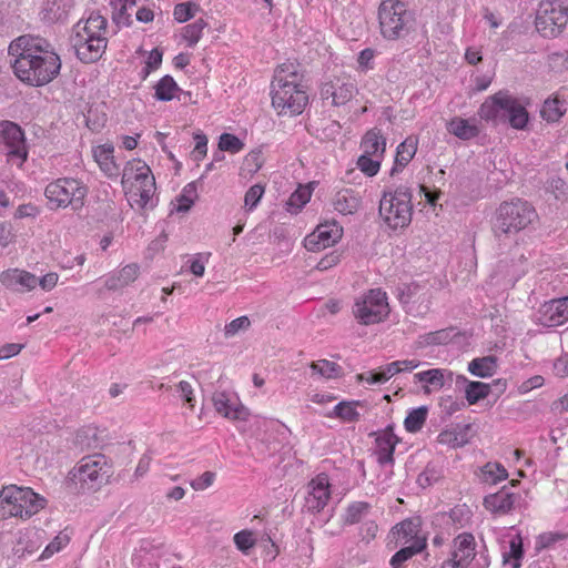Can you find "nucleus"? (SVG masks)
<instances>
[{"instance_id": "obj_1", "label": "nucleus", "mask_w": 568, "mask_h": 568, "mask_svg": "<svg viewBox=\"0 0 568 568\" xmlns=\"http://www.w3.org/2000/svg\"><path fill=\"white\" fill-rule=\"evenodd\" d=\"M9 54L14 57L12 68L22 82L32 87L50 83L60 72V57L43 38L24 34L9 45Z\"/></svg>"}, {"instance_id": "obj_2", "label": "nucleus", "mask_w": 568, "mask_h": 568, "mask_svg": "<svg viewBox=\"0 0 568 568\" xmlns=\"http://www.w3.org/2000/svg\"><path fill=\"white\" fill-rule=\"evenodd\" d=\"M297 71L293 64H282L272 82V104L278 113L301 114L308 102L305 88L297 83Z\"/></svg>"}, {"instance_id": "obj_3", "label": "nucleus", "mask_w": 568, "mask_h": 568, "mask_svg": "<svg viewBox=\"0 0 568 568\" xmlns=\"http://www.w3.org/2000/svg\"><path fill=\"white\" fill-rule=\"evenodd\" d=\"M480 116L486 120H500L515 130H525L529 114L526 106L508 91H498L480 106Z\"/></svg>"}, {"instance_id": "obj_4", "label": "nucleus", "mask_w": 568, "mask_h": 568, "mask_svg": "<svg viewBox=\"0 0 568 568\" xmlns=\"http://www.w3.org/2000/svg\"><path fill=\"white\" fill-rule=\"evenodd\" d=\"M134 180L135 184L128 193V201L132 207L153 209L156 203L153 201L155 193V179L151 169L141 160L126 162L123 170L122 184Z\"/></svg>"}, {"instance_id": "obj_5", "label": "nucleus", "mask_w": 568, "mask_h": 568, "mask_svg": "<svg viewBox=\"0 0 568 568\" xmlns=\"http://www.w3.org/2000/svg\"><path fill=\"white\" fill-rule=\"evenodd\" d=\"M382 36L387 40L405 38L414 28V13L399 0H384L378 8Z\"/></svg>"}, {"instance_id": "obj_6", "label": "nucleus", "mask_w": 568, "mask_h": 568, "mask_svg": "<svg viewBox=\"0 0 568 568\" xmlns=\"http://www.w3.org/2000/svg\"><path fill=\"white\" fill-rule=\"evenodd\" d=\"M538 219L535 207L523 199L500 203L496 210L494 227L496 232L516 234L527 229Z\"/></svg>"}, {"instance_id": "obj_7", "label": "nucleus", "mask_w": 568, "mask_h": 568, "mask_svg": "<svg viewBox=\"0 0 568 568\" xmlns=\"http://www.w3.org/2000/svg\"><path fill=\"white\" fill-rule=\"evenodd\" d=\"M378 211L389 227L395 230L407 226L412 221L413 213L409 187L400 185L394 192H384Z\"/></svg>"}, {"instance_id": "obj_8", "label": "nucleus", "mask_w": 568, "mask_h": 568, "mask_svg": "<svg viewBox=\"0 0 568 568\" xmlns=\"http://www.w3.org/2000/svg\"><path fill=\"white\" fill-rule=\"evenodd\" d=\"M88 190L79 180L58 179L47 185L44 195L51 210L71 205L74 210L83 206Z\"/></svg>"}, {"instance_id": "obj_9", "label": "nucleus", "mask_w": 568, "mask_h": 568, "mask_svg": "<svg viewBox=\"0 0 568 568\" xmlns=\"http://www.w3.org/2000/svg\"><path fill=\"white\" fill-rule=\"evenodd\" d=\"M568 22V4L559 0L540 1L536 12V29L545 38H555Z\"/></svg>"}, {"instance_id": "obj_10", "label": "nucleus", "mask_w": 568, "mask_h": 568, "mask_svg": "<svg viewBox=\"0 0 568 568\" xmlns=\"http://www.w3.org/2000/svg\"><path fill=\"white\" fill-rule=\"evenodd\" d=\"M353 314L362 325L383 322L389 314L386 293L381 288L369 290L355 301Z\"/></svg>"}, {"instance_id": "obj_11", "label": "nucleus", "mask_w": 568, "mask_h": 568, "mask_svg": "<svg viewBox=\"0 0 568 568\" xmlns=\"http://www.w3.org/2000/svg\"><path fill=\"white\" fill-rule=\"evenodd\" d=\"M71 474L75 483L88 484L89 489H95L109 481L111 467L104 455L94 454L83 457Z\"/></svg>"}, {"instance_id": "obj_12", "label": "nucleus", "mask_w": 568, "mask_h": 568, "mask_svg": "<svg viewBox=\"0 0 568 568\" xmlns=\"http://www.w3.org/2000/svg\"><path fill=\"white\" fill-rule=\"evenodd\" d=\"M0 150L8 161L21 166L28 158L24 132L20 125L12 121L0 122Z\"/></svg>"}, {"instance_id": "obj_13", "label": "nucleus", "mask_w": 568, "mask_h": 568, "mask_svg": "<svg viewBox=\"0 0 568 568\" xmlns=\"http://www.w3.org/2000/svg\"><path fill=\"white\" fill-rule=\"evenodd\" d=\"M6 494L8 497L4 499L12 503L10 506L12 513L17 511L14 517L30 518L45 506V499L29 487L11 485L7 487Z\"/></svg>"}, {"instance_id": "obj_14", "label": "nucleus", "mask_w": 568, "mask_h": 568, "mask_svg": "<svg viewBox=\"0 0 568 568\" xmlns=\"http://www.w3.org/2000/svg\"><path fill=\"white\" fill-rule=\"evenodd\" d=\"M71 43L75 54L83 63L97 62L105 52L108 45L106 37L83 38V36H71Z\"/></svg>"}, {"instance_id": "obj_15", "label": "nucleus", "mask_w": 568, "mask_h": 568, "mask_svg": "<svg viewBox=\"0 0 568 568\" xmlns=\"http://www.w3.org/2000/svg\"><path fill=\"white\" fill-rule=\"evenodd\" d=\"M343 235V227L337 222L320 224L316 231L305 239V247L308 251H321L334 245Z\"/></svg>"}, {"instance_id": "obj_16", "label": "nucleus", "mask_w": 568, "mask_h": 568, "mask_svg": "<svg viewBox=\"0 0 568 568\" xmlns=\"http://www.w3.org/2000/svg\"><path fill=\"white\" fill-rule=\"evenodd\" d=\"M331 497L328 477L320 474L308 484V494L305 498L307 511L316 514L324 509Z\"/></svg>"}, {"instance_id": "obj_17", "label": "nucleus", "mask_w": 568, "mask_h": 568, "mask_svg": "<svg viewBox=\"0 0 568 568\" xmlns=\"http://www.w3.org/2000/svg\"><path fill=\"white\" fill-rule=\"evenodd\" d=\"M520 499L519 494L513 493L509 487L504 486L497 493L486 496L484 506L491 514L503 516L511 513Z\"/></svg>"}, {"instance_id": "obj_18", "label": "nucleus", "mask_w": 568, "mask_h": 568, "mask_svg": "<svg viewBox=\"0 0 568 568\" xmlns=\"http://www.w3.org/2000/svg\"><path fill=\"white\" fill-rule=\"evenodd\" d=\"M489 564L484 540L477 542L471 534L464 532V568H487Z\"/></svg>"}, {"instance_id": "obj_19", "label": "nucleus", "mask_w": 568, "mask_h": 568, "mask_svg": "<svg viewBox=\"0 0 568 568\" xmlns=\"http://www.w3.org/2000/svg\"><path fill=\"white\" fill-rule=\"evenodd\" d=\"M539 321L548 327L562 325L568 321V297L545 303L539 311Z\"/></svg>"}, {"instance_id": "obj_20", "label": "nucleus", "mask_w": 568, "mask_h": 568, "mask_svg": "<svg viewBox=\"0 0 568 568\" xmlns=\"http://www.w3.org/2000/svg\"><path fill=\"white\" fill-rule=\"evenodd\" d=\"M0 282L18 292L31 291L38 285V277L27 271L13 268L0 274Z\"/></svg>"}, {"instance_id": "obj_21", "label": "nucleus", "mask_w": 568, "mask_h": 568, "mask_svg": "<svg viewBox=\"0 0 568 568\" xmlns=\"http://www.w3.org/2000/svg\"><path fill=\"white\" fill-rule=\"evenodd\" d=\"M377 460L381 465L394 463V452L399 438L394 433V425H388L376 436Z\"/></svg>"}, {"instance_id": "obj_22", "label": "nucleus", "mask_w": 568, "mask_h": 568, "mask_svg": "<svg viewBox=\"0 0 568 568\" xmlns=\"http://www.w3.org/2000/svg\"><path fill=\"white\" fill-rule=\"evenodd\" d=\"M108 20L99 12H91L88 19L83 22L80 20L73 27L72 36H83V38L106 37Z\"/></svg>"}, {"instance_id": "obj_23", "label": "nucleus", "mask_w": 568, "mask_h": 568, "mask_svg": "<svg viewBox=\"0 0 568 568\" xmlns=\"http://www.w3.org/2000/svg\"><path fill=\"white\" fill-rule=\"evenodd\" d=\"M102 433L95 426H84L77 432L73 444L81 452L101 448L105 439Z\"/></svg>"}, {"instance_id": "obj_24", "label": "nucleus", "mask_w": 568, "mask_h": 568, "mask_svg": "<svg viewBox=\"0 0 568 568\" xmlns=\"http://www.w3.org/2000/svg\"><path fill=\"white\" fill-rule=\"evenodd\" d=\"M212 402L216 412L226 418L245 420L248 416L247 409L243 405L232 404L224 392L214 393Z\"/></svg>"}, {"instance_id": "obj_25", "label": "nucleus", "mask_w": 568, "mask_h": 568, "mask_svg": "<svg viewBox=\"0 0 568 568\" xmlns=\"http://www.w3.org/2000/svg\"><path fill=\"white\" fill-rule=\"evenodd\" d=\"M362 199L353 189H342L336 192L333 199L334 209L342 214H354L357 212Z\"/></svg>"}, {"instance_id": "obj_26", "label": "nucleus", "mask_w": 568, "mask_h": 568, "mask_svg": "<svg viewBox=\"0 0 568 568\" xmlns=\"http://www.w3.org/2000/svg\"><path fill=\"white\" fill-rule=\"evenodd\" d=\"M138 274L139 266L136 264H129L118 273L110 274L106 277L104 285L109 291H118L134 282Z\"/></svg>"}, {"instance_id": "obj_27", "label": "nucleus", "mask_w": 568, "mask_h": 568, "mask_svg": "<svg viewBox=\"0 0 568 568\" xmlns=\"http://www.w3.org/2000/svg\"><path fill=\"white\" fill-rule=\"evenodd\" d=\"M417 151V140L413 136L403 141L396 150L395 162L390 170V175L394 176L400 172L414 158Z\"/></svg>"}, {"instance_id": "obj_28", "label": "nucleus", "mask_w": 568, "mask_h": 568, "mask_svg": "<svg viewBox=\"0 0 568 568\" xmlns=\"http://www.w3.org/2000/svg\"><path fill=\"white\" fill-rule=\"evenodd\" d=\"M113 152L114 148L112 144L98 145L93 150L95 161L108 176H116L119 174V166L114 162Z\"/></svg>"}, {"instance_id": "obj_29", "label": "nucleus", "mask_w": 568, "mask_h": 568, "mask_svg": "<svg viewBox=\"0 0 568 568\" xmlns=\"http://www.w3.org/2000/svg\"><path fill=\"white\" fill-rule=\"evenodd\" d=\"M464 397L469 405L477 404L493 393V386L484 382L466 381L464 377Z\"/></svg>"}, {"instance_id": "obj_30", "label": "nucleus", "mask_w": 568, "mask_h": 568, "mask_svg": "<svg viewBox=\"0 0 568 568\" xmlns=\"http://www.w3.org/2000/svg\"><path fill=\"white\" fill-rule=\"evenodd\" d=\"M445 369L440 368L427 369L424 372L416 373L414 375V381L423 383L424 393L429 394V386H433L435 389H440L445 385Z\"/></svg>"}, {"instance_id": "obj_31", "label": "nucleus", "mask_w": 568, "mask_h": 568, "mask_svg": "<svg viewBox=\"0 0 568 568\" xmlns=\"http://www.w3.org/2000/svg\"><path fill=\"white\" fill-rule=\"evenodd\" d=\"M476 477L485 484H497L508 477L506 468L499 463H487L475 471Z\"/></svg>"}, {"instance_id": "obj_32", "label": "nucleus", "mask_w": 568, "mask_h": 568, "mask_svg": "<svg viewBox=\"0 0 568 568\" xmlns=\"http://www.w3.org/2000/svg\"><path fill=\"white\" fill-rule=\"evenodd\" d=\"M361 146L364 154L383 155L386 149V140L378 129H372L363 136Z\"/></svg>"}, {"instance_id": "obj_33", "label": "nucleus", "mask_w": 568, "mask_h": 568, "mask_svg": "<svg viewBox=\"0 0 568 568\" xmlns=\"http://www.w3.org/2000/svg\"><path fill=\"white\" fill-rule=\"evenodd\" d=\"M468 371L480 378L490 377L497 372V358L491 355L475 358L468 363Z\"/></svg>"}, {"instance_id": "obj_34", "label": "nucleus", "mask_w": 568, "mask_h": 568, "mask_svg": "<svg viewBox=\"0 0 568 568\" xmlns=\"http://www.w3.org/2000/svg\"><path fill=\"white\" fill-rule=\"evenodd\" d=\"M523 557V538L520 534H516L509 540V549L503 552V562L511 568H520Z\"/></svg>"}, {"instance_id": "obj_35", "label": "nucleus", "mask_w": 568, "mask_h": 568, "mask_svg": "<svg viewBox=\"0 0 568 568\" xmlns=\"http://www.w3.org/2000/svg\"><path fill=\"white\" fill-rule=\"evenodd\" d=\"M426 538H416L410 546L404 547L393 555L390 565L393 568H402L400 565L403 562L422 552L426 548Z\"/></svg>"}, {"instance_id": "obj_36", "label": "nucleus", "mask_w": 568, "mask_h": 568, "mask_svg": "<svg viewBox=\"0 0 568 568\" xmlns=\"http://www.w3.org/2000/svg\"><path fill=\"white\" fill-rule=\"evenodd\" d=\"M457 335L458 332H455V328L453 327L439 329L419 336L417 345L418 347H425L429 345H444L449 343Z\"/></svg>"}, {"instance_id": "obj_37", "label": "nucleus", "mask_w": 568, "mask_h": 568, "mask_svg": "<svg viewBox=\"0 0 568 568\" xmlns=\"http://www.w3.org/2000/svg\"><path fill=\"white\" fill-rule=\"evenodd\" d=\"M154 97L159 101H171L174 98V93L181 91L175 80L166 74L162 77L154 87Z\"/></svg>"}, {"instance_id": "obj_38", "label": "nucleus", "mask_w": 568, "mask_h": 568, "mask_svg": "<svg viewBox=\"0 0 568 568\" xmlns=\"http://www.w3.org/2000/svg\"><path fill=\"white\" fill-rule=\"evenodd\" d=\"M428 415L427 406H419L408 412L404 420L405 429L408 433L419 432L426 423Z\"/></svg>"}, {"instance_id": "obj_39", "label": "nucleus", "mask_w": 568, "mask_h": 568, "mask_svg": "<svg viewBox=\"0 0 568 568\" xmlns=\"http://www.w3.org/2000/svg\"><path fill=\"white\" fill-rule=\"evenodd\" d=\"M312 184L305 185V186H298L297 190H295L291 196L288 197V201L286 202V210L293 214H296L300 212V210L310 201L312 195Z\"/></svg>"}, {"instance_id": "obj_40", "label": "nucleus", "mask_w": 568, "mask_h": 568, "mask_svg": "<svg viewBox=\"0 0 568 568\" xmlns=\"http://www.w3.org/2000/svg\"><path fill=\"white\" fill-rule=\"evenodd\" d=\"M566 112V103L559 99H548L544 102L540 114L547 122H557Z\"/></svg>"}, {"instance_id": "obj_41", "label": "nucleus", "mask_w": 568, "mask_h": 568, "mask_svg": "<svg viewBox=\"0 0 568 568\" xmlns=\"http://www.w3.org/2000/svg\"><path fill=\"white\" fill-rule=\"evenodd\" d=\"M364 403L359 400L353 402H341L334 407V415L344 422H357L359 419V413L356 410V406H363Z\"/></svg>"}, {"instance_id": "obj_42", "label": "nucleus", "mask_w": 568, "mask_h": 568, "mask_svg": "<svg viewBox=\"0 0 568 568\" xmlns=\"http://www.w3.org/2000/svg\"><path fill=\"white\" fill-rule=\"evenodd\" d=\"M356 91L357 90L355 83L351 81L344 82L341 81L339 79H336L334 105H344L345 103L353 99Z\"/></svg>"}, {"instance_id": "obj_43", "label": "nucleus", "mask_w": 568, "mask_h": 568, "mask_svg": "<svg viewBox=\"0 0 568 568\" xmlns=\"http://www.w3.org/2000/svg\"><path fill=\"white\" fill-rule=\"evenodd\" d=\"M371 509V505L366 501H354L352 503L345 511L344 515V524L345 525H355L362 520V518L367 515Z\"/></svg>"}, {"instance_id": "obj_44", "label": "nucleus", "mask_w": 568, "mask_h": 568, "mask_svg": "<svg viewBox=\"0 0 568 568\" xmlns=\"http://www.w3.org/2000/svg\"><path fill=\"white\" fill-rule=\"evenodd\" d=\"M311 369L325 378H337L341 375L342 367L331 361L320 359L310 364Z\"/></svg>"}, {"instance_id": "obj_45", "label": "nucleus", "mask_w": 568, "mask_h": 568, "mask_svg": "<svg viewBox=\"0 0 568 568\" xmlns=\"http://www.w3.org/2000/svg\"><path fill=\"white\" fill-rule=\"evenodd\" d=\"M207 26L206 21L202 18L195 20L193 23L183 28V38L189 47H194L201 39L202 31Z\"/></svg>"}, {"instance_id": "obj_46", "label": "nucleus", "mask_w": 568, "mask_h": 568, "mask_svg": "<svg viewBox=\"0 0 568 568\" xmlns=\"http://www.w3.org/2000/svg\"><path fill=\"white\" fill-rule=\"evenodd\" d=\"M197 197L196 183L191 182L184 186L182 193L178 197L179 205L176 210L179 212H187L194 204Z\"/></svg>"}, {"instance_id": "obj_47", "label": "nucleus", "mask_w": 568, "mask_h": 568, "mask_svg": "<svg viewBox=\"0 0 568 568\" xmlns=\"http://www.w3.org/2000/svg\"><path fill=\"white\" fill-rule=\"evenodd\" d=\"M244 143L234 134L223 133L219 140V149L226 151L232 154L239 153L243 150Z\"/></svg>"}, {"instance_id": "obj_48", "label": "nucleus", "mask_w": 568, "mask_h": 568, "mask_svg": "<svg viewBox=\"0 0 568 568\" xmlns=\"http://www.w3.org/2000/svg\"><path fill=\"white\" fill-rule=\"evenodd\" d=\"M199 10V6L193 2H182L174 7L173 16L179 22H186L192 19L195 12Z\"/></svg>"}, {"instance_id": "obj_49", "label": "nucleus", "mask_w": 568, "mask_h": 568, "mask_svg": "<svg viewBox=\"0 0 568 568\" xmlns=\"http://www.w3.org/2000/svg\"><path fill=\"white\" fill-rule=\"evenodd\" d=\"M420 521L418 518H408L403 520L402 523L397 524L395 528H397L398 534H402L405 538H419L418 531H419Z\"/></svg>"}, {"instance_id": "obj_50", "label": "nucleus", "mask_w": 568, "mask_h": 568, "mask_svg": "<svg viewBox=\"0 0 568 568\" xmlns=\"http://www.w3.org/2000/svg\"><path fill=\"white\" fill-rule=\"evenodd\" d=\"M547 189L551 192L557 200H568V184L565 180L559 176L551 178L548 181Z\"/></svg>"}, {"instance_id": "obj_51", "label": "nucleus", "mask_w": 568, "mask_h": 568, "mask_svg": "<svg viewBox=\"0 0 568 568\" xmlns=\"http://www.w3.org/2000/svg\"><path fill=\"white\" fill-rule=\"evenodd\" d=\"M233 540L236 548L244 554H247L248 550L255 546V539L253 538V532L251 530H241L236 532Z\"/></svg>"}, {"instance_id": "obj_52", "label": "nucleus", "mask_w": 568, "mask_h": 568, "mask_svg": "<svg viewBox=\"0 0 568 568\" xmlns=\"http://www.w3.org/2000/svg\"><path fill=\"white\" fill-rule=\"evenodd\" d=\"M372 156L373 155L363 153L357 160L358 169L367 176L376 175L381 168V162L378 160H373Z\"/></svg>"}, {"instance_id": "obj_53", "label": "nucleus", "mask_w": 568, "mask_h": 568, "mask_svg": "<svg viewBox=\"0 0 568 568\" xmlns=\"http://www.w3.org/2000/svg\"><path fill=\"white\" fill-rule=\"evenodd\" d=\"M263 154L261 149L252 150L244 159V168L248 173H256L263 165Z\"/></svg>"}, {"instance_id": "obj_54", "label": "nucleus", "mask_w": 568, "mask_h": 568, "mask_svg": "<svg viewBox=\"0 0 568 568\" xmlns=\"http://www.w3.org/2000/svg\"><path fill=\"white\" fill-rule=\"evenodd\" d=\"M457 428L445 429L438 435V443L447 448H458L462 445Z\"/></svg>"}, {"instance_id": "obj_55", "label": "nucleus", "mask_w": 568, "mask_h": 568, "mask_svg": "<svg viewBox=\"0 0 568 568\" xmlns=\"http://www.w3.org/2000/svg\"><path fill=\"white\" fill-rule=\"evenodd\" d=\"M494 78V72L491 70H487L481 74L471 73L470 81L475 83V87L470 89L471 92H480L486 90Z\"/></svg>"}, {"instance_id": "obj_56", "label": "nucleus", "mask_w": 568, "mask_h": 568, "mask_svg": "<svg viewBox=\"0 0 568 568\" xmlns=\"http://www.w3.org/2000/svg\"><path fill=\"white\" fill-rule=\"evenodd\" d=\"M250 325H251V322L247 316H240L225 325L224 335L227 338L232 337L240 331L247 329L250 327Z\"/></svg>"}, {"instance_id": "obj_57", "label": "nucleus", "mask_w": 568, "mask_h": 568, "mask_svg": "<svg viewBox=\"0 0 568 568\" xmlns=\"http://www.w3.org/2000/svg\"><path fill=\"white\" fill-rule=\"evenodd\" d=\"M111 6H114V11L112 14V20L116 26L129 27L132 23L131 16L128 13V8L125 4H116L113 0L110 1Z\"/></svg>"}, {"instance_id": "obj_58", "label": "nucleus", "mask_w": 568, "mask_h": 568, "mask_svg": "<svg viewBox=\"0 0 568 568\" xmlns=\"http://www.w3.org/2000/svg\"><path fill=\"white\" fill-rule=\"evenodd\" d=\"M264 194V186L261 184L252 185L245 193L244 203L250 210L254 209Z\"/></svg>"}, {"instance_id": "obj_59", "label": "nucleus", "mask_w": 568, "mask_h": 568, "mask_svg": "<svg viewBox=\"0 0 568 568\" xmlns=\"http://www.w3.org/2000/svg\"><path fill=\"white\" fill-rule=\"evenodd\" d=\"M215 477L214 471H204L201 476L191 481V487L196 491L204 490L213 485Z\"/></svg>"}, {"instance_id": "obj_60", "label": "nucleus", "mask_w": 568, "mask_h": 568, "mask_svg": "<svg viewBox=\"0 0 568 568\" xmlns=\"http://www.w3.org/2000/svg\"><path fill=\"white\" fill-rule=\"evenodd\" d=\"M439 406L442 408V412L446 416H452L456 412L460 409V404L458 402V398H454L452 395H444L440 397Z\"/></svg>"}, {"instance_id": "obj_61", "label": "nucleus", "mask_w": 568, "mask_h": 568, "mask_svg": "<svg viewBox=\"0 0 568 568\" xmlns=\"http://www.w3.org/2000/svg\"><path fill=\"white\" fill-rule=\"evenodd\" d=\"M69 542V537L67 535L57 536L43 550L41 557L48 558L52 556L54 552H58L62 547H64Z\"/></svg>"}, {"instance_id": "obj_62", "label": "nucleus", "mask_w": 568, "mask_h": 568, "mask_svg": "<svg viewBox=\"0 0 568 568\" xmlns=\"http://www.w3.org/2000/svg\"><path fill=\"white\" fill-rule=\"evenodd\" d=\"M462 519V509L455 507L449 511H444L437 516V520L445 525H455Z\"/></svg>"}, {"instance_id": "obj_63", "label": "nucleus", "mask_w": 568, "mask_h": 568, "mask_svg": "<svg viewBox=\"0 0 568 568\" xmlns=\"http://www.w3.org/2000/svg\"><path fill=\"white\" fill-rule=\"evenodd\" d=\"M357 379L365 381L368 384H383L387 382V377L381 368L378 371H369L364 374H359L357 375Z\"/></svg>"}, {"instance_id": "obj_64", "label": "nucleus", "mask_w": 568, "mask_h": 568, "mask_svg": "<svg viewBox=\"0 0 568 568\" xmlns=\"http://www.w3.org/2000/svg\"><path fill=\"white\" fill-rule=\"evenodd\" d=\"M554 373L558 377L568 376V353L557 358L554 363Z\"/></svg>"}]
</instances>
